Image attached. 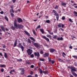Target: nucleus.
Masks as SVG:
<instances>
[{
  "label": "nucleus",
  "instance_id": "1",
  "mask_svg": "<svg viewBox=\"0 0 77 77\" xmlns=\"http://www.w3.org/2000/svg\"><path fill=\"white\" fill-rule=\"evenodd\" d=\"M15 28H16L17 29H18V28H19V29H23V25H20V24H17L16 26L15 27H14Z\"/></svg>",
  "mask_w": 77,
  "mask_h": 77
},
{
  "label": "nucleus",
  "instance_id": "2",
  "mask_svg": "<svg viewBox=\"0 0 77 77\" xmlns=\"http://www.w3.org/2000/svg\"><path fill=\"white\" fill-rule=\"evenodd\" d=\"M68 68L71 69V71H76V69H75V67H74L71 66H69L68 67Z\"/></svg>",
  "mask_w": 77,
  "mask_h": 77
},
{
  "label": "nucleus",
  "instance_id": "3",
  "mask_svg": "<svg viewBox=\"0 0 77 77\" xmlns=\"http://www.w3.org/2000/svg\"><path fill=\"white\" fill-rule=\"evenodd\" d=\"M19 70H21V72H20V74H22V75L24 74V71H25L24 70V69L23 68H19Z\"/></svg>",
  "mask_w": 77,
  "mask_h": 77
},
{
  "label": "nucleus",
  "instance_id": "4",
  "mask_svg": "<svg viewBox=\"0 0 77 77\" xmlns=\"http://www.w3.org/2000/svg\"><path fill=\"white\" fill-rule=\"evenodd\" d=\"M32 51H32V50L28 49L27 51V53H28V54H29V55H30V54H32Z\"/></svg>",
  "mask_w": 77,
  "mask_h": 77
},
{
  "label": "nucleus",
  "instance_id": "5",
  "mask_svg": "<svg viewBox=\"0 0 77 77\" xmlns=\"http://www.w3.org/2000/svg\"><path fill=\"white\" fill-rule=\"evenodd\" d=\"M42 37L43 38L45 39L47 41H48V42H49V41H50V40H49V39L46 37L45 36L43 35L42 36Z\"/></svg>",
  "mask_w": 77,
  "mask_h": 77
},
{
  "label": "nucleus",
  "instance_id": "6",
  "mask_svg": "<svg viewBox=\"0 0 77 77\" xmlns=\"http://www.w3.org/2000/svg\"><path fill=\"white\" fill-rule=\"evenodd\" d=\"M33 45H35V46L38 48V47H39V44L38 43H35L33 44Z\"/></svg>",
  "mask_w": 77,
  "mask_h": 77
},
{
  "label": "nucleus",
  "instance_id": "7",
  "mask_svg": "<svg viewBox=\"0 0 77 77\" xmlns=\"http://www.w3.org/2000/svg\"><path fill=\"white\" fill-rule=\"evenodd\" d=\"M17 21L19 23H22L23 22V20L21 18H17Z\"/></svg>",
  "mask_w": 77,
  "mask_h": 77
},
{
  "label": "nucleus",
  "instance_id": "8",
  "mask_svg": "<svg viewBox=\"0 0 77 77\" xmlns=\"http://www.w3.org/2000/svg\"><path fill=\"white\" fill-rule=\"evenodd\" d=\"M48 56H49V54L48 53H45L44 54V57H48Z\"/></svg>",
  "mask_w": 77,
  "mask_h": 77
},
{
  "label": "nucleus",
  "instance_id": "9",
  "mask_svg": "<svg viewBox=\"0 0 77 77\" xmlns=\"http://www.w3.org/2000/svg\"><path fill=\"white\" fill-rule=\"evenodd\" d=\"M34 55L35 56H37V57H39V52H37V53L36 52H35L34 53Z\"/></svg>",
  "mask_w": 77,
  "mask_h": 77
},
{
  "label": "nucleus",
  "instance_id": "10",
  "mask_svg": "<svg viewBox=\"0 0 77 77\" xmlns=\"http://www.w3.org/2000/svg\"><path fill=\"white\" fill-rule=\"evenodd\" d=\"M50 51L51 53H52V52H54V51H55V49L53 48H51L50 49Z\"/></svg>",
  "mask_w": 77,
  "mask_h": 77
},
{
  "label": "nucleus",
  "instance_id": "11",
  "mask_svg": "<svg viewBox=\"0 0 77 77\" xmlns=\"http://www.w3.org/2000/svg\"><path fill=\"white\" fill-rule=\"evenodd\" d=\"M61 5L62 6H65V7H66V3H64L63 2H61Z\"/></svg>",
  "mask_w": 77,
  "mask_h": 77
},
{
  "label": "nucleus",
  "instance_id": "12",
  "mask_svg": "<svg viewBox=\"0 0 77 77\" xmlns=\"http://www.w3.org/2000/svg\"><path fill=\"white\" fill-rule=\"evenodd\" d=\"M17 40H15L14 43V47H16V45H17Z\"/></svg>",
  "mask_w": 77,
  "mask_h": 77
},
{
  "label": "nucleus",
  "instance_id": "13",
  "mask_svg": "<svg viewBox=\"0 0 77 77\" xmlns=\"http://www.w3.org/2000/svg\"><path fill=\"white\" fill-rule=\"evenodd\" d=\"M17 40H15L14 43V47H16V45H17Z\"/></svg>",
  "mask_w": 77,
  "mask_h": 77
},
{
  "label": "nucleus",
  "instance_id": "14",
  "mask_svg": "<svg viewBox=\"0 0 77 77\" xmlns=\"http://www.w3.org/2000/svg\"><path fill=\"white\" fill-rule=\"evenodd\" d=\"M53 12H54V15L55 16L58 14L57 13V12H56V11L55 10H54L53 11Z\"/></svg>",
  "mask_w": 77,
  "mask_h": 77
},
{
  "label": "nucleus",
  "instance_id": "15",
  "mask_svg": "<svg viewBox=\"0 0 77 77\" xmlns=\"http://www.w3.org/2000/svg\"><path fill=\"white\" fill-rule=\"evenodd\" d=\"M17 20L15 19L14 21V27H15V26H17Z\"/></svg>",
  "mask_w": 77,
  "mask_h": 77
},
{
  "label": "nucleus",
  "instance_id": "16",
  "mask_svg": "<svg viewBox=\"0 0 77 77\" xmlns=\"http://www.w3.org/2000/svg\"><path fill=\"white\" fill-rule=\"evenodd\" d=\"M72 74L74 75V76H75V77H77V74L75 73V72H72Z\"/></svg>",
  "mask_w": 77,
  "mask_h": 77
},
{
  "label": "nucleus",
  "instance_id": "17",
  "mask_svg": "<svg viewBox=\"0 0 77 77\" xmlns=\"http://www.w3.org/2000/svg\"><path fill=\"white\" fill-rule=\"evenodd\" d=\"M57 40H58V41H62L63 40V38L62 37L61 38H57Z\"/></svg>",
  "mask_w": 77,
  "mask_h": 77
},
{
  "label": "nucleus",
  "instance_id": "18",
  "mask_svg": "<svg viewBox=\"0 0 77 77\" xmlns=\"http://www.w3.org/2000/svg\"><path fill=\"white\" fill-rule=\"evenodd\" d=\"M1 27L2 30L3 31V32H5V29L3 26H1Z\"/></svg>",
  "mask_w": 77,
  "mask_h": 77
},
{
  "label": "nucleus",
  "instance_id": "19",
  "mask_svg": "<svg viewBox=\"0 0 77 77\" xmlns=\"http://www.w3.org/2000/svg\"><path fill=\"white\" fill-rule=\"evenodd\" d=\"M1 27L2 30L3 31V32H5V29L3 26H1Z\"/></svg>",
  "mask_w": 77,
  "mask_h": 77
},
{
  "label": "nucleus",
  "instance_id": "20",
  "mask_svg": "<svg viewBox=\"0 0 77 77\" xmlns=\"http://www.w3.org/2000/svg\"><path fill=\"white\" fill-rule=\"evenodd\" d=\"M24 32L28 36H30V34L28 33V32H27L26 31H24Z\"/></svg>",
  "mask_w": 77,
  "mask_h": 77
},
{
  "label": "nucleus",
  "instance_id": "21",
  "mask_svg": "<svg viewBox=\"0 0 77 77\" xmlns=\"http://www.w3.org/2000/svg\"><path fill=\"white\" fill-rule=\"evenodd\" d=\"M40 31L42 32V33H44V29H40Z\"/></svg>",
  "mask_w": 77,
  "mask_h": 77
},
{
  "label": "nucleus",
  "instance_id": "22",
  "mask_svg": "<svg viewBox=\"0 0 77 77\" xmlns=\"http://www.w3.org/2000/svg\"><path fill=\"white\" fill-rule=\"evenodd\" d=\"M26 64H28V65H30V64H31L30 62L29 61L26 60Z\"/></svg>",
  "mask_w": 77,
  "mask_h": 77
},
{
  "label": "nucleus",
  "instance_id": "23",
  "mask_svg": "<svg viewBox=\"0 0 77 77\" xmlns=\"http://www.w3.org/2000/svg\"><path fill=\"white\" fill-rule=\"evenodd\" d=\"M4 57L5 58H8V55H7V54L5 52H4Z\"/></svg>",
  "mask_w": 77,
  "mask_h": 77
},
{
  "label": "nucleus",
  "instance_id": "24",
  "mask_svg": "<svg viewBox=\"0 0 77 77\" xmlns=\"http://www.w3.org/2000/svg\"><path fill=\"white\" fill-rule=\"evenodd\" d=\"M29 38H30V39L31 40H32V41H36V40H35V39L34 38L32 37H29Z\"/></svg>",
  "mask_w": 77,
  "mask_h": 77
},
{
  "label": "nucleus",
  "instance_id": "25",
  "mask_svg": "<svg viewBox=\"0 0 77 77\" xmlns=\"http://www.w3.org/2000/svg\"><path fill=\"white\" fill-rule=\"evenodd\" d=\"M55 16L56 17L57 20L58 21L59 20V14L56 15Z\"/></svg>",
  "mask_w": 77,
  "mask_h": 77
},
{
  "label": "nucleus",
  "instance_id": "26",
  "mask_svg": "<svg viewBox=\"0 0 77 77\" xmlns=\"http://www.w3.org/2000/svg\"><path fill=\"white\" fill-rule=\"evenodd\" d=\"M46 23L49 24L50 23H51V21L50 20H47L46 21Z\"/></svg>",
  "mask_w": 77,
  "mask_h": 77
},
{
  "label": "nucleus",
  "instance_id": "27",
  "mask_svg": "<svg viewBox=\"0 0 77 77\" xmlns=\"http://www.w3.org/2000/svg\"><path fill=\"white\" fill-rule=\"evenodd\" d=\"M6 66L5 65H0V67L1 68H3V67H5Z\"/></svg>",
  "mask_w": 77,
  "mask_h": 77
},
{
  "label": "nucleus",
  "instance_id": "28",
  "mask_svg": "<svg viewBox=\"0 0 77 77\" xmlns=\"http://www.w3.org/2000/svg\"><path fill=\"white\" fill-rule=\"evenodd\" d=\"M11 29H12L13 30H15V29H16L14 26V27L13 26H12L11 27Z\"/></svg>",
  "mask_w": 77,
  "mask_h": 77
},
{
  "label": "nucleus",
  "instance_id": "29",
  "mask_svg": "<svg viewBox=\"0 0 77 77\" xmlns=\"http://www.w3.org/2000/svg\"><path fill=\"white\" fill-rule=\"evenodd\" d=\"M32 31L33 33H34V35H36V31H35V30H32Z\"/></svg>",
  "mask_w": 77,
  "mask_h": 77
},
{
  "label": "nucleus",
  "instance_id": "30",
  "mask_svg": "<svg viewBox=\"0 0 77 77\" xmlns=\"http://www.w3.org/2000/svg\"><path fill=\"white\" fill-rule=\"evenodd\" d=\"M43 72L45 74H48V72L47 71H43Z\"/></svg>",
  "mask_w": 77,
  "mask_h": 77
},
{
  "label": "nucleus",
  "instance_id": "31",
  "mask_svg": "<svg viewBox=\"0 0 77 77\" xmlns=\"http://www.w3.org/2000/svg\"><path fill=\"white\" fill-rule=\"evenodd\" d=\"M39 70L40 74H42V69L39 68Z\"/></svg>",
  "mask_w": 77,
  "mask_h": 77
},
{
  "label": "nucleus",
  "instance_id": "32",
  "mask_svg": "<svg viewBox=\"0 0 77 77\" xmlns=\"http://www.w3.org/2000/svg\"><path fill=\"white\" fill-rule=\"evenodd\" d=\"M11 11H11V10H10V13H14V10H13V9H11Z\"/></svg>",
  "mask_w": 77,
  "mask_h": 77
},
{
  "label": "nucleus",
  "instance_id": "33",
  "mask_svg": "<svg viewBox=\"0 0 77 77\" xmlns=\"http://www.w3.org/2000/svg\"><path fill=\"white\" fill-rule=\"evenodd\" d=\"M12 72H15V70H11V71L10 72V74H12L13 73H12Z\"/></svg>",
  "mask_w": 77,
  "mask_h": 77
},
{
  "label": "nucleus",
  "instance_id": "34",
  "mask_svg": "<svg viewBox=\"0 0 77 77\" xmlns=\"http://www.w3.org/2000/svg\"><path fill=\"white\" fill-rule=\"evenodd\" d=\"M47 37H48V38H51V36L50 35H49L48 34L47 35Z\"/></svg>",
  "mask_w": 77,
  "mask_h": 77
},
{
  "label": "nucleus",
  "instance_id": "35",
  "mask_svg": "<svg viewBox=\"0 0 77 77\" xmlns=\"http://www.w3.org/2000/svg\"><path fill=\"white\" fill-rule=\"evenodd\" d=\"M21 46H22L21 43H19L18 47H20V48H21Z\"/></svg>",
  "mask_w": 77,
  "mask_h": 77
},
{
  "label": "nucleus",
  "instance_id": "36",
  "mask_svg": "<svg viewBox=\"0 0 77 77\" xmlns=\"http://www.w3.org/2000/svg\"><path fill=\"white\" fill-rule=\"evenodd\" d=\"M20 48L22 50V51H24V47H23V46H21V47Z\"/></svg>",
  "mask_w": 77,
  "mask_h": 77
},
{
  "label": "nucleus",
  "instance_id": "37",
  "mask_svg": "<svg viewBox=\"0 0 77 77\" xmlns=\"http://www.w3.org/2000/svg\"><path fill=\"white\" fill-rule=\"evenodd\" d=\"M48 59L49 60V62H50L51 61V58L50 57H48Z\"/></svg>",
  "mask_w": 77,
  "mask_h": 77
},
{
  "label": "nucleus",
  "instance_id": "38",
  "mask_svg": "<svg viewBox=\"0 0 77 77\" xmlns=\"http://www.w3.org/2000/svg\"><path fill=\"white\" fill-rule=\"evenodd\" d=\"M28 42H29V44H31V41L29 38L28 39Z\"/></svg>",
  "mask_w": 77,
  "mask_h": 77
},
{
  "label": "nucleus",
  "instance_id": "39",
  "mask_svg": "<svg viewBox=\"0 0 77 77\" xmlns=\"http://www.w3.org/2000/svg\"><path fill=\"white\" fill-rule=\"evenodd\" d=\"M74 13L75 14H74L75 16H76L77 17V12H76L75 11H74Z\"/></svg>",
  "mask_w": 77,
  "mask_h": 77
},
{
  "label": "nucleus",
  "instance_id": "40",
  "mask_svg": "<svg viewBox=\"0 0 77 77\" xmlns=\"http://www.w3.org/2000/svg\"><path fill=\"white\" fill-rule=\"evenodd\" d=\"M40 27H41V26L40 25H38L36 28V31H37L38 28L39 29Z\"/></svg>",
  "mask_w": 77,
  "mask_h": 77
},
{
  "label": "nucleus",
  "instance_id": "41",
  "mask_svg": "<svg viewBox=\"0 0 77 77\" xmlns=\"http://www.w3.org/2000/svg\"><path fill=\"white\" fill-rule=\"evenodd\" d=\"M39 60H40V61H44V60H44V59L40 58Z\"/></svg>",
  "mask_w": 77,
  "mask_h": 77
},
{
  "label": "nucleus",
  "instance_id": "42",
  "mask_svg": "<svg viewBox=\"0 0 77 77\" xmlns=\"http://www.w3.org/2000/svg\"><path fill=\"white\" fill-rule=\"evenodd\" d=\"M5 20H6L7 21H8V17H7L6 16H5Z\"/></svg>",
  "mask_w": 77,
  "mask_h": 77
},
{
  "label": "nucleus",
  "instance_id": "43",
  "mask_svg": "<svg viewBox=\"0 0 77 77\" xmlns=\"http://www.w3.org/2000/svg\"><path fill=\"white\" fill-rule=\"evenodd\" d=\"M17 60L19 62H22V59H17Z\"/></svg>",
  "mask_w": 77,
  "mask_h": 77
},
{
  "label": "nucleus",
  "instance_id": "44",
  "mask_svg": "<svg viewBox=\"0 0 77 77\" xmlns=\"http://www.w3.org/2000/svg\"><path fill=\"white\" fill-rule=\"evenodd\" d=\"M69 20L70 22H71V23H73V21H72V20L70 18L69 19Z\"/></svg>",
  "mask_w": 77,
  "mask_h": 77
},
{
  "label": "nucleus",
  "instance_id": "45",
  "mask_svg": "<svg viewBox=\"0 0 77 77\" xmlns=\"http://www.w3.org/2000/svg\"><path fill=\"white\" fill-rule=\"evenodd\" d=\"M2 45L4 48H6V46H5V45L2 44Z\"/></svg>",
  "mask_w": 77,
  "mask_h": 77
},
{
  "label": "nucleus",
  "instance_id": "46",
  "mask_svg": "<svg viewBox=\"0 0 77 77\" xmlns=\"http://www.w3.org/2000/svg\"><path fill=\"white\" fill-rule=\"evenodd\" d=\"M73 57L75 58V59H77V56H73Z\"/></svg>",
  "mask_w": 77,
  "mask_h": 77
},
{
  "label": "nucleus",
  "instance_id": "47",
  "mask_svg": "<svg viewBox=\"0 0 77 77\" xmlns=\"http://www.w3.org/2000/svg\"><path fill=\"white\" fill-rule=\"evenodd\" d=\"M62 20H64L65 19V16H63L62 17Z\"/></svg>",
  "mask_w": 77,
  "mask_h": 77
},
{
  "label": "nucleus",
  "instance_id": "48",
  "mask_svg": "<svg viewBox=\"0 0 77 77\" xmlns=\"http://www.w3.org/2000/svg\"><path fill=\"white\" fill-rule=\"evenodd\" d=\"M55 9H58V6L56 5L55 8Z\"/></svg>",
  "mask_w": 77,
  "mask_h": 77
},
{
  "label": "nucleus",
  "instance_id": "49",
  "mask_svg": "<svg viewBox=\"0 0 77 77\" xmlns=\"http://www.w3.org/2000/svg\"><path fill=\"white\" fill-rule=\"evenodd\" d=\"M59 61L60 62H63V60H62L61 59H58Z\"/></svg>",
  "mask_w": 77,
  "mask_h": 77
},
{
  "label": "nucleus",
  "instance_id": "50",
  "mask_svg": "<svg viewBox=\"0 0 77 77\" xmlns=\"http://www.w3.org/2000/svg\"><path fill=\"white\" fill-rule=\"evenodd\" d=\"M11 17H14V14L12 13H11Z\"/></svg>",
  "mask_w": 77,
  "mask_h": 77
},
{
  "label": "nucleus",
  "instance_id": "51",
  "mask_svg": "<svg viewBox=\"0 0 77 77\" xmlns=\"http://www.w3.org/2000/svg\"><path fill=\"white\" fill-rule=\"evenodd\" d=\"M2 32V29H0V35H2V33L1 32Z\"/></svg>",
  "mask_w": 77,
  "mask_h": 77
},
{
  "label": "nucleus",
  "instance_id": "52",
  "mask_svg": "<svg viewBox=\"0 0 77 77\" xmlns=\"http://www.w3.org/2000/svg\"><path fill=\"white\" fill-rule=\"evenodd\" d=\"M56 36H57L56 35H54L53 36V38H54V39H56Z\"/></svg>",
  "mask_w": 77,
  "mask_h": 77
},
{
  "label": "nucleus",
  "instance_id": "53",
  "mask_svg": "<svg viewBox=\"0 0 77 77\" xmlns=\"http://www.w3.org/2000/svg\"><path fill=\"white\" fill-rule=\"evenodd\" d=\"M31 57H34V55H33V54L31 55Z\"/></svg>",
  "mask_w": 77,
  "mask_h": 77
},
{
  "label": "nucleus",
  "instance_id": "54",
  "mask_svg": "<svg viewBox=\"0 0 77 77\" xmlns=\"http://www.w3.org/2000/svg\"><path fill=\"white\" fill-rule=\"evenodd\" d=\"M58 27H61V24H59L58 25Z\"/></svg>",
  "mask_w": 77,
  "mask_h": 77
},
{
  "label": "nucleus",
  "instance_id": "55",
  "mask_svg": "<svg viewBox=\"0 0 77 77\" xmlns=\"http://www.w3.org/2000/svg\"><path fill=\"white\" fill-rule=\"evenodd\" d=\"M41 66V62H40L38 63V66Z\"/></svg>",
  "mask_w": 77,
  "mask_h": 77
},
{
  "label": "nucleus",
  "instance_id": "56",
  "mask_svg": "<svg viewBox=\"0 0 77 77\" xmlns=\"http://www.w3.org/2000/svg\"><path fill=\"white\" fill-rule=\"evenodd\" d=\"M13 2L14 3H15V2H16V0H12Z\"/></svg>",
  "mask_w": 77,
  "mask_h": 77
},
{
  "label": "nucleus",
  "instance_id": "57",
  "mask_svg": "<svg viewBox=\"0 0 77 77\" xmlns=\"http://www.w3.org/2000/svg\"><path fill=\"white\" fill-rule=\"evenodd\" d=\"M40 53L42 54H43V53H44L43 52V51H40Z\"/></svg>",
  "mask_w": 77,
  "mask_h": 77
},
{
  "label": "nucleus",
  "instance_id": "58",
  "mask_svg": "<svg viewBox=\"0 0 77 77\" xmlns=\"http://www.w3.org/2000/svg\"><path fill=\"white\" fill-rule=\"evenodd\" d=\"M31 67L32 68H33L34 67V66L33 65H31Z\"/></svg>",
  "mask_w": 77,
  "mask_h": 77
},
{
  "label": "nucleus",
  "instance_id": "59",
  "mask_svg": "<svg viewBox=\"0 0 77 77\" xmlns=\"http://www.w3.org/2000/svg\"><path fill=\"white\" fill-rule=\"evenodd\" d=\"M2 72H3L4 71V69H2L1 70Z\"/></svg>",
  "mask_w": 77,
  "mask_h": 77
},
{
  "label": "nucleus",
  "instance_id": "60",
  "mask_svg": "<svg viewBox=\"0 0 77 77\" xmlns=\"http://www.w3.org/2000/svg\"><path fill=\"white\" fill-rule=\"evenodd\" d=\"M0 13L1 14H3V11H1Z\"/></svg>",
  "mask_w": 77,
  "mask_h": 77
},
{
  "label": "nucleus",
  "instance_id": "61",
  "mask_svg": "<svg viewBox=\"0 0 77 77\" xmlns=\"http://www.w3.org/2000/svg\"><path fill=\"white\" fill-rule=\"evenodd\" d=\"M60 30L62 31H64V30H63V29L62 28H60Z\"/></svg>",
  "mask_w": 77,
  "mask_h": 77
},
{
  "label": "nucleus",
  "instance_id": "62",
  "mask_svg": "<svg viewBox=\"0 0 77 77\" xmlns=\"http://www.w3.org/2000/svg\"><path fill=\"white\" fill-rule=\"evenodd\" d=\"M63 27H64V25H63V24H62L61 25V27H62V28H63Z\"/></svg>",
  "mask_w": 77,
  "mask_h": 77
},
{
  "label": "nucleus",
  "instance_id": "63",
  "mask_svg": "<svg viewBox=\"0 0 77 77\" xmlns=\"http://www.w3.org/2000/svg\"><path fill=\"white\" fill-rule=\"evenodd\" d=\"M49 34H50V35H53V32H49Z\"/></svg>",
  "mask_w": 77,
  "mask_h": 77
},
{
  "label": "nucleus",
  "instance_id": "64",
  "mask_svg": "<svg viewBox=\"0 0 77 77\" xmlns=\"http://www.w3.org/2000/svg\"><path fill=\"white\" fill-rule=\"evenodd\" d=\"M30 74H31V75H32L33 73V72H32V71L31 72H30Z\"/></svg>",
  "mask_w": 77,
  "mask_h": 77
}]
</instances>
